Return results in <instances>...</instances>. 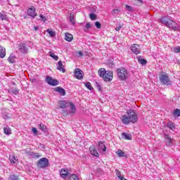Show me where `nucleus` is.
<instances>
[{
	"instance_id": "obj_15",
	"label": "nucleus",
	"mask_w": 180,
	"mask_h": 180,
	"mask_svg": "<svg viewBox=\"0 0 180 180\" xmlns=\"http://www.w3.org/2000/svg\"><path fill=\"white\" fill-rule=\"evenodd\" d=\"M6 56V49L5 47L0 46V58H4Z\"/></svg>"
},
{
	"instance_id": "obj_22",
	"label": "nucleus",
	"mask_w": 180,
	"mask_h": 180,
	"mask_svg": "<svg viewBox=\"0 0 180 180\" xmlns=\"http://www.w3.org/2000/svg\"><path fill=\"white\" fill-rule=\"evenodd\" d=\"M9 160L11 164H17V162L19 161V160H18V158H16L14 155L10 156Z\"/></svg>"
},
{
	"instance_id": "obj_12",
	"label": "nucleus",
	"mask_w": 180,
	"mask_h": 180,
	"mask_svg": "<svg viewBox=\"0 0 180 180\" xmlns=\"http://www.w3.org/2000/svg\"><path fill=\"white\" fill-rule=\"evenodd\" d=\"M89 151L91 155H94V157H99V153H98V150H96V148L94 146H90Z\"/></svg>"
},
{
	"instance_id": "obj_16",
	"label": "nucleus",
	"mask_w": 180,
	"mask_h": 180,
	"mask_svg": "<svg viewBox=\"0 0 180 180\" xmlns=\"http://www.w3.org/2000/svg\"><path fill=\"white\" fill-rule=\"evenodd\" d=\"M55 91L60 94L62 96H65V94H66L65 90L62 87L58 86L55 88Z\"/></svg>"
},
{
	"instance_id": "obj_7",
	"label": "nucleus",
	"mask_w": 180,
	"mask_h": 180,
	"mask_svg": "<svg viewBox=\"0 0 180 180\" xmlns=\"http://www.w3.org/2000/svg\"><path fill=\"white\" fill-rule=\"evenodd\" d=\"M46 82L49 85H51V86H56L58 85V80L53 79L51 77H46Z\"/></svg>"
},
{
	"instance_id": "obj_53",
	"label": "nucleus",
	"mask_w": 180,
	"mask_h": 180,
	"mask_svg": "<svg viewBox=\"0 0 180 180\" xmlns=\"http://www.w3.org/2000/svg\"><path fill=\"white\" fill-rule=\"evenodd\" d=\"M34 30H36V31L39 30V27L34 26Z\"/></svg>"
},
{
	"instance_id": "obj_2",
	"label": "nucleus",
	"mask_w": 180,
	"mask_h": 180,
	"mask_svg": "<svg viewBox=\"0 0 180 180\" xmlns=\"http://www.w3.org/2000/svg\"><path fill=\"white\" fill-rule=\"evenodd\" d=\"M98 75L100 78H102L105 82H110L113 79V71L106 70V69L101 68L98 71Z\"/></svg>"
},
{
	"instance_id": "obj_38",
	"label": "nucleus",
	"mask_w": 180,
	"mask_h": 180,
	"mask_svg": "<svg viewBox=\"0 0 180 180\" xmlns=\"http://www.w3.org/2000/svg\"><path fill=\"white\" fill-rule=\"evenodd\" d=\"M115 174L117 176V178H119V179H120L121 178H122L123 176H122V173L120 172V171L116 169L115 170Z\"/></svg>"
},
{
	"instance_id": "obj_32",
	"label": "nucleus",
	"mask_w": 180,
	"mask_h": 180,
	"mask_svg": "<svg viewBox=\"0 0 180 180\" xmlns=\"http://www.w3.org/2000/svg\"><path fill=\"white\" fill-rule=\"evenodd\" d=\"M69 20L72 25H75V20H74V15L72 13H70Z\"/></svg>"
},
{
	"instance_id": "obj_9",
	"label": "nucleus",
	"mask_w": 180,
	"mask_h": 180,
	"mask_svg": "<svg viewBox=\"0 0 180 180\" xmlns=\"http://www.w3.org/2000/svg\"><path fill=\"white\" fill-rule=\"evenodd\" d=\"M27 15L32 18H36V16H37V13H36V8L32 6L30 8H28Z\"/></svg>"
},
{
	"instance_id": "obj_25",
	"label": "nucleus",
	"mask_w": 180,
	"mask_h": 180,
	"mask_svg": "<svg viewBox=\"0 0 180 180\" xmlns=\"http://www.w3.org/2000/svg\"><path fill=\"white\" fill-rule=\"evenodd\" d=\"M68 180H79V177H78V175L72 174L68 176Z\"/></svg>"
},
{
	"instance_id": "obj_29",
	"label": "nucleus",
	"mask_w": 180,
	"mask_h": 180,
	"mask_svg": "<svg viewBox=\"0 0 180 180\" xmlns=\"http://www.w3.org/2000/svg\"><path fill=\"white\" fill-rule=\"evenodd\" d=\"M174 116H176V117H179L180 116V109L176 108V110H174L173 112Z\"/></svg>"
},
{
	"instance_id": "obj_5",
	"label": "nucleus",
	"mask_w": 180,
	"mask_h": 180,
	"mask_svg": "<svg viewBox=\"0 0 180 180\" xmlns=\"http://www.w3.org/2000/svg\"><path fill=\"white\" fill-rule=\"evenodd\" d=\"M159 79L162 85H171V79L167 73L161 72L159 76Z\"/></svg>"
},
{
	"instance_id": "obj_33",
	"label": "nucleus",
	"mask_w": 180,
	"mask_h": 180,
	"mask_svg": "<svg viewBox=\"0 0 180 180\" xmlns=\"http://www.w3.org/2000/svg\"><path fill=\"white\" fill-rule=\"evenodd\" d=\"M50 57L53 58V60H55V61H58V56L57 55L54 54V53H50Z\"/></svg>"
},
{
	"instance_id": "obj_31",
	"label": "nucleus",
	"mask_w": 180,
	"mask_h": 180,
	"mask_svg": "<svg viewBox=\"0 0 180 180\" xmlns=\"http://www.w3.org/2000/svg\"><path fill=\"white\" fill-rule=\"evenodd\" d=\"M39 129L41 130V131H46L47 127L44 124L41 123L39 124Z\"/></svg>"
},
{
	"instance_id": "obj_24",
	"label": "nucleus",
	"mask_w": 180,
	"mask_h": 180,
	"mask_svg": "<svg viewBox=\"0 0 180 180\" xmlns=\"http://www.w3.org/2000/svg\"><path fill=\"white\" fill-rule=\"evenodd\" d=\"M13 115L9 112H4L2 115V117L4 118L6 120H9L11 117H12Z\"/></svg>"
},
{
	"instance_id": "obj_49",
	"label": "nucleus",
	"mask_w": 180,
	"mask_h": 180,
	"mask_svg": "<svg viewBox=\"0 0 180 180\" xmlns=\"http://www.w3.org/2000/svg\"><path fill=\"white\" fill-rule=\"evenodd\" d=\"M122 27H123V25H118L117 27H115V30L116 32H119V30H120L122 29Z\"/></svg>"
},
{
	"instance_id": "obj_51",
	"label": "nucleus",
	"mask_w": 180,
	"mask_h": 180,
	"mask_svg": "<svg viewBox=\"0 0 180 180\" xmlns=\"http://www.w3.org/2000/svg\"><path fill=\"white\" fill-rule=\"evenodd\" d=\"M78 54H79V56L80 57H82V56H84V53H82V51H79L78 52Z\"/></svg>"
},
{
	"instance_id": "obj_28",
	"label": "nucleus",
	"mask_w": 180,
	"mask_h": 180,
	"mask_svg": "<svg viewBox=\"0 0 180 180\" xmlns=\"http://www.w3.org/2000/svg\"><path fill=\"white\" fill-rule=\"evenodd\" d=\"M15 60H16V58L14 56L11 55L8 58V61L11 63V64H13V63H15Z\"/></svg>"
},
{
	"instance_id": "obj_18",
	"label": "nucleus",
	"mask_w": 180,
	"mask_h": 180,
	"mask_svg": "<svg viewBox=\"0 0 180 180\" xmlns=\"http://www.w3.org/2000/svg\"><path fill=\"white\" fill-rule=\"evenodd\" d=\"M73 39H74V36H72V34L68 32L65 33V40H66V41H72Z\"/></svg>"
},
{
	"instance_id": "obj_35",
	"label": "nucleus",
	"mask_w": 180,
	"mask_h": 180,
	"mask_svg": "<svg viewBox=\"0 0 180 180\" xmlns=\"http://www.w3.org/2000/svg\"><path fill=\"white\" fill-rule=\"evenodd\" d=\"M118 157H124V152L122 150H118L117 152Z\"/></svg>"
},
{
	"instance_id": "obj_45",
	"label": "nucleus",
	"mask_w": 180,
	"mask_h": 180,
	"mask_svg": "<svg viewBox=\"0 0 180 180\" xmlns=\"http://www.w3.org/2000/svg\"><path fill=\"white\" fill-rule=\"evenodd\" d=\"M92 27V24L91 22H87L86 24V29L88 30L89 29H91Z\"/></svg>"
},
{
	"instance_id": "obj_26",
	"label": "nucleus",
	"mask_w": 180,
	"mask_h": 180,
	"mask_svg": "<svg viewBox=\"0 0 180 180\" xmlns=\"http://www.w3.org/2000/svg\"><path fill=\"white\" fill-rule=\"evenodd\" d=\"M47 33H49V34L51 36V37H55L56 36V31H53L51 29H48L46 30Z\"/></svg>"
},
{
	"instance_id": "obj_21",
	"label": "nucleus",
	"mask_w": 180,
	"mask_h": 180,
	"mask_svg": "<svg viewBox=\"0 0 180 180\" xmlns=\"http://www.w3.org/2000/svg\"><path fill=\"white\" fill-rule=\"evenodd\" d=\"M0 19L1 20H8V15L5 11H1L0 13Z\"/></svg>"
},
{
	"instance_id": "obj_11",
	"label": "nucleus",
	"mask_w": 180,
	"mask_h": 180,
	"mask_svg": "<svg viewBox=\"0 0 180 180\" xmlns=\"http://www.w3.org/2000/svg\"><path fill=\"white\" fill-rule=\"evenodd\" d=\"M18 50L20 51V53H23V54H26L27 53L29 48L26 46V45L23 43H20L18 44Z\"/></svg>"
},
{
	"instance_id": "obj_23",
	"label": "nucleus",
	"mask_w": 180,
	"mask_h": 180,
	"mask_svg": "<svg viewBox=\"0 0 180 180\" xmlns=\"http://www.w3.org/2000/svg\"><path fill=\"white\" fill-rule=\"evenodd\" d=\"M122 136L123 139H124L125 140H131V134H130L123 132L122 134Z\"/></svg>"
},
{
	"instance_id": "obj_47",
	"label": "nucleus",
	"mask_w": 180,
	"mask_h": 180,
	"mask_svg": "<svg viewBox=\"0 0 180 180\" xmlns=\"http://www.w3.org/2000/svg\"><path fill=\"white\" fill-rule=\"evenodd\" d=\"M126 9H127V11H129V12H131V11H133V8H131V6H129V5H125Z\"/></svg>"
},
{
	"instance_id": "obj_36",
	"label": "nucleus",
	"mask_w": 180,
	"mask_h": 180,
	"mask_svg": "<svg viewBox=\"0 0 180 180\" xmlns=\"http://www.w3.org/2000/svg\"><path fill=\"white\" fill-rule=\"evenodd\" d=\"M139 64H142V65H146L147 64V60L146 59H139Z\"/></svg>"
},
{
	"instance_id": "obj_19",
	"label": "nucleus",
	"mask_w": 180,
	"mask_h": 180,
	"mask_svg": "<svg viewBox=\"0 0 180 180\" xmlns=\"http://www.w3.org/2000/svg\"><path fill=\"white\" fill-rule=\"evenodd\" d=\"M69 105H70V108L72 109L70 113H71V115H75V112H77V108H75V105H74L72 102H69Z\"/></svg>"
},
{
	"instance_id": "obj_13",
	"label": "nucleus",
	"mask_w": 180,
	"mask_h": 180,
	"mask_svg": "<svg viewBox=\"0 0 180 180\" xmlns=\"http://www.w3.org/2000/svg\"><path fill=\"white\" fill-rule=\"evenodd\" d=\"M69 174L70 173L68 172V169H61L60 171V175L63 179H65V178L68 176Z\"/></svg>"
},
{
	"instance_id": "obj_34",
	"label": "nucleus",
	"mask_w": 180,
	"mask_h": 180,
	"mask_svg": "<svg viewBox=\"0 0 180 180\" xmlns=\"http://www.w3.org/2000/svg\"><path fill=\"white\" fill-rule=\"evenodd\" d=\"M85 86L87 88V89H89V91H92V89H94V87H92V85H91V82L85 83Z\"/></svg>"
},
{
	"instance_id": "obj_46",
	"label": "nucleus",
	"mask_w": 180,
	"mask_h": 180,
	"mask_svg": "<svg viewBox=\"0 0 180 180\" xmlns=\"http://www.w3.org/2000/svg\"><path fill=\"white\" fill-rule=\"evenodd\" d=\"M33 158L38 159L40 158V153H37L33 155Z\"/></svg>"
},
{
	"instance_id": "obj_54",
	"label": "nucleus",
	"mask_w": 180,
	"mask_h": 180,
	"mask_svg": "<svg viewBox=\"0 0 180 180\" xmlns=\"http://www.w3.org/2000/svg\"><path fill=\"white\" fill-rule=\"evenodd\" d=\"M139 1V2H141V0H138Z\"/></svg>"
},
{
	"instance_id": "obj_44",
	"label": "nucleus",
	"mask_w": 180,
	"mask_h": 180,
	"mask_svg": "<svg viewBox=\"0 0 180 180\" xmlns=\"http://www.w3.org/2000/svg\"><path fill=\"white\" fill-rule=\"evenodd\" d=\"M32 131L33 133V134L37 135L39 134V131H37V129L33 127L32 129Z\"/></svg>"
},
{
	"instance_id": "obj_42",
	"label": "nucleus",
	"mask_w": 180,
	"mask_h": 180,
	"mask_svg": "<svg viewBox=\"0 0 180 180\" xmlns=\"http://www.w3.org/2000/svg\"><path fill=\"white\" fill-rule=\"evenodd\" d=\"M174 53H180V46L173 48Z\"/></svg>"
},
{
	"instance_id": "obj_30",
	"label": "nucleus",
	"mask_w": 180,
	"mask_h": 180,
	"mask_svg": "<svg viewBox=\"0 0 180 180\" xmlns=\"http://www.w3.org/2000/svg\"><path fill=\"white\" fill-rule=\"evenodd\" d=\"M167 127L170 129V130H174V129H175V124L172 122H170L167 124Z\"/></svg>"
},
{
	"instance_id": "obj_1",
	"label": "nucleus",
	"mask_w": 180,
	"mask_h": 180,
	"mask_svg": "<svg viewBox=\"0 0 180 180\" xmlns=\"http://www.w3.org/2000/svg\"><path fill=\"white\" fill-rule=\"evenodd\" d=\"M120 120L122 124H130V123H137L139 119L136 112L133 110H129L127 112V115H122Z\"/></svg>"
},
{
	"instance_id": "obj_48",
	"label": "nucleus",
	"mask_w": 180,
	"mask_h": 180,
	"mask_svg": "<svg viewBox=\"0 0 180 180\" xmlns=\"http://www.w3.org/2000/svg\"><path fill=\"white\" fill-rule=\"evenodd\" d=\"M39 18H41V20H42V22H46L47 20V18L43 16V15H40Z\"/></svg>"
},
{
	"instance_id": "obj_39",
	"label": "nucleus",
	"mask_w": 180,
	"mask_h": 180,
	"mask_svg": "<svg viewBox=\"0 0 180 180\" xmlns=\"http://www.w3.org/2000/svg\"><path fill=\"white\" fill-rule=\"evenodd\" d=\"M120 13V10L119 9H113L112 11V15H119Z\"/></svg>"
},
{
	"instance_id": "obj_17",
	"label": "nucleus",
	"mask_w": 180,
	"mask_h": 180,
	"mask_svg": "<svg viewBox=\"0 0 180 180\" xmlns=\"http://www.w3.org/2000/svg\"><path fill=\"white\" fill-rule=\"evenodd\" d=\"M58 106L60 109H65L67 108V102L64 100L60 101L58 102Z\"/></svg>"
},
{
	"instance_id": "obj_14",
	"label": "nucleus",
	"mask_w": 180,
	"mask_h": 180,
	"mask_svg": "<svg viewBox=\"0 0 180 180\" xmlns=\"http://www.w3.org/2000/svg\"><path fill=\"white\" fill-rule=\"evenodd\" d=\"M57 70L61 71L63 73L65 72V66L63 65V61L59 60L57 65Z\"/></svg>"
},
{
	"instance_id": "obj_4",
	"label": "nucleus",
	"mask_w": 180,
	"mask_h": 180,
	"mask_svg": "<svg viewBox=\"0 0 180 180\" xmlns=\"http://www.w3.org/2000/svg\"><path fill=\"white\" fill-rule=\"evenodd\" d=\"M117 74L120 81H124L129 78L127 70H126V69H124V68H118L117 70Z\"/></svg>"
},
{
	"instance_id": "obj_50",
	"label": "nucleus",
	"mask_w": 180,
	"mask_h": 180,
	"mask_svg": "<svg viewBox=\"0 0 180 180\" xmlns=\"http://www.w3.org/2000/svg\"><path fill=\"white\" fill-rule=\"evenodd\" d=\"M166 140H168L169 143H171V138L168 135H165Z\"/></svg>"
},
{
	"instance_id": "obj_6",
	"label": "nucleus",
	"mask_w": 180,
	"mask_h": 180,
	"mask_svg": "<svg viewBox=\"0 0 180 180\" xmlns=\"http://www.w3.org/2000/svg\"><path fill=\"white\" fill-rule=\"evenodd\" d=\"M37 167L38 168H47L49 167V159L46 158H41L38 162H37Z\"/></svg>"
},
{
	"instance_id": "obj_40",
	"label": "nucleus",
	"mask_w": 180,
	"mask_h": 180,
	"mask_svg": "<svg viewBox=\"0 0 180 180\" xmlns=\"http://www.w3.org/2000/svg\"><path fill=\"white\" fill-rule=\"evenodd\" d=\"M89 18L91 19V20H96V14L90 13Z\"/></svg>"
},
{
	"instance_id": "obj_41",
	"label": "nucleus",
	"mask_w": 180,
	"mask_h": 180,
	"mask_svg": "<svg viewBox=\"0 0 180 180\" xmlns=\"http://www.w3.org/2000/svg\"><path fill=\"white\" fill-rule=\"evenodd\" d=\"M95 26H96V27L97 29H101V27H102V25H101V22H98V21H96V22H95Z\"/></svg>"
},
{
	"instance_id": "obj_43",
	"label": "nucleus",
	"mask_w": 180,
	"mask_h": 180,
	"mask_svg": "<svg viewBox=\"0 0 180 180\" xmlns=\"http://www.w3.org/2000/svg\"><path fill=\"white\" fill-rule=\"evenodd\" d=\"M9 179L10 180H18V176H16V175H11V176H10Z\"/></svg>"
},
{
	"instance_id": "obj_10",
	"label": "nucleus",
	"mask_w": 180,
	"mask_h": 180,
	"mask_svg": "<svg viewBox=\"0 0 180 180\" xmlns=\"http://www.w3.org/2000/svg\"><path fill=\"white\" fill-rule=\"evenodd\" d=\"M75 75L77 79H82L84 78V72L79 68H76L75 70Z\"/></svg>"
},
{
	"instance_id": "obj_37",
	"label": "nucleus",
	"mask_w": 180,
	"mask_h": 180,
	"mask_svg": "<svg viewBox=\"0 0 180 180\" xmlns=\"http://www.w3.org/2000/svg\"><path fill=\"white\" fill-rule=\"evenodd\" d=\"M11 92L14 95H18V94H19V90L16 88H14L11 90Z\"/></svg>"
},
{
	"instance_id": "obj_8",
	"label": "nucleus",
	"mask_w": 180,
	"mask_h": 180,
	"mask_svg": "<svg viewBox=\"0 0 180 180\" xmlns=\"http://www.w3.org/2000/svg\"><path fill=\"white\" fill-rule=\"evenodd\" d=\"M131 51L134 54H140L141 49H140V45L137 44H134L131 46Z\"/></svg>"
},
{
	"instance_id": "obj_27",
	"label": "nucleus",
	"mask_w": 180,
	"mask_h": 180,
	"mask_svg": "<svg viewBox=\"0 0 180 180\" xmlns=\"http://www.w3.org/2000/svg\"><path fill=\"white\" fill-rule=\"evenodd\" d=\"M98 147H99L100 150H102L104 152L106 151V146H105V144H103V143L98 142Z\"/></svg>"
},
{
	"instance_id": "obj_3",
	"label": "nucleus",
	"mask_w": 180,
	"mask_h": 180,
	"mask_svg": "<svg viewBox=\"0 0 180 180\" xmlns=\"http://www.w3.org/2000/svg\"><path fill=\"white\" fill-rule=\"evenodd\" d=\"M160 22L162 23V25H165L167 26V27H170V29H172V30H175L176 29V27H175V22L172 20L171 18H168L167 16H164L160 18Z\"/></svg>"
},
{
	"instance_id": "obj_20",
	"label": "nucleus",
	"mask_w": 180,
	"mask_h": 180,
	"mask_svg": "<svg viewBox=\"0 0 180 180\" xmlns=\"http://www.w3.org/2000/svg\"><path fill=\"white\" fill-rule=\"evenodd\" d=\"M4 131L5 134H7L9 136V134H12V129L9 127L8 126H6L4 127Z\"/></svg>"
},
{
	"instance_id": "obj_52",
	"label": "nucleus",
	"mask_w": 180,
	"mask_h": 180,
	"mask_svg": "<svg viewBox=\"0 0 180 180\" xmlns=\"http://www.w3.org/2000/svg\"><path fill=\"white\" fill-rule=\"evenodd\" d=\"M98 91H102V87L101 86V85H98Z\"/></svg>"
}]
</instances>
